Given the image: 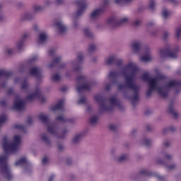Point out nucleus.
<instances>
[{"label": "nucleus", "mask_w": 181, "mask_h": 181, "mask_svg": "<svg viewBox=\"0 0 181 181\" xmlns=\"http://www.w3.org/2000/svg\"><path fill=\"white\" fill-rule=\"evenodd\" d=\"M137 73L138 67L136 65L132 62L129 63L124 67V69L122 71V74H124L126 81L125 85L118 86L119 90H124L126 87V88H129V90L134 91V95L132 98V103L134 107H135V101L139 100V86L134 83Z\"/></svg>", "instance_id": "f257e3e1"}, {"label": "nucleus", "mask_w": 181, "mask_h": 181, "mask_svg": "<svg viewBox=\"0 0 181 181\" xmlns=\"http://www.w3.org/2000/svg\"><path fill=\"white\" fill-rule=\"evenodd\" d=\"M158 83H155V87L152 88V85H150V88L146 92L147 97H151L152 95V93L153 90H158V94L163 97V98H166L168 97V88H170V87H174L175 88H180L181 87V81H170L167 83L165 88L158 87Z\"/></svg>", "instance_id": "f03ea898"}, {"label": "nucleus", "mask_w": 181, "mask_h": 181, "mask_svg": "<svg viewBox=\"0 0 181 181\" xmlns=\"http://www.w3.org/2000/svg\"><path fill=\"white\" fill-rule=\"evenodd\" d=\"M4 149L6 153L16 152L21 146V136H15L13 143L8 142V137L4 136L2 139Z\"/></svg>", "instance_id": "7ed1b4c3"}, {"label": "nucleus", "mask_w": 181, "mask_h": 181, "mask_svg": "<svg viewBox=\"0 0 181 181\" xmlns=\"http://www.w3.org/2000/svg\"><path fill=\"white\" fill-rule=\"evenodd\" d=\"M7 160V156H0V172L4 175L8 181H11L12 180L13 176L11 173V170H9V166H8V163H6Z\"/></svg>", "instance_id": "20e7f679"}, {"label": "nucleus", "mask_w": 181, "mask_h": 181, "mask_svg": "<svg viewBox=\"0 0 181 181\" xmlns=\"http://www.w3.org/2000/svg\"><path fill=\"white\" fill-rule=\"evenodd\" d=\"M95 100L98 104H99L100 108L103 110V111H107L108 112H111L112 110H114V107L112 105H107L105 103H107V98H104V96L101 94H98L95 96Z\"/></svg>", "instance_id": "39448f33"}, {"label": "nucleus", "mask_w": 181, "mask_h": 181, "mask_svg": "<svg viewBox=\"0 0 181 181\" xmlns=\"http://www.w3.org/2000/svg\"><path fill=\"white\" fill-rule=\"evenodd\" d=\"M165 78H166V76L163 75H159L156 78H151L148 74H144L142 75V79L144 81L148 83L149 86H151V88H155V83H158V81L165 80Z\"/></svg>", "instance_id": "423d86ee"}, {"label": "nucleus", "mask_w": 181, "mask_h": 181, "mask_svg": "<svg viewBox=\"0 0 181 181\" xmlns=\"http://www.w3.org/2000/svg\"><path fill=\"white\" fill-rule=\"evenodd\" d=\"M177 52H179L178 47L172 51L170 50V47H167L160 50V54L161 57H170L171 59H176V57H177Z\"/></svg>", "instance_id": "0eeeda50"}, {"label": "nucleus", "mask_w": 181, "mask_h": 181, "mask_svg": "<svg viewBox=\"0 0 181 181\" xmlns=\"http://www.w3.org/2000/svg\"><path fill=\"white\" fill-rule=\"evenodd\" d=\"M128 18L125 17L122 20H118L115 17H110L107 19L108 25H112V26H121L124 23H127Z\"/></svg>", "instance_id": "6e6552de"}, {"label": "nucleus", "mask_w": 181, "mask_h": 181, "mask_svg": "<svg viewBox=\"0 0 181 181\" xmlns=\"http://www.w3.org/2000/svg\"><path fill=\"white\" fill-rule=\"evenodd\" d=\"M108 0H105L103 2V6H102L100 8H98L92 12L90 14V18L92 19H94V18H98V16H100V15H103L104 12H105V8H107V6L108 5Z\"/></svg>", "instance_id": "1a4fd4ad"}, {"label": "nucleus", "mask_w": 181, "mask_h": 181, "mask_svg": "<svg viewBox=\"0 0 181 181\" xmlns=\"http://www.w3.org/2000/svg\"><path fill=\"white\" fill-rule=\"evenodd\" d=\"M35 98H39L41 103H45L46 101V98L42 96V93L40 89L37 88L35 93L30 94L27 96V100L28 101H33Z\"/></svg>", "instance_id": "9d476101"}, {"label": "nucleus", "mask_w": 181, "mask_h": 181, "mask_svg": "<svg viewBox=\"0 0 181 181\" xmlns=\"http://www.w3.org/2000/svg\"><path fill=\"white\" fill-rule=\"evenodd\" d=\"M76 4L79 8V9L76 11V16H81L84 13L86 9H87V3L84 0H77L76 1Z\"/></svg>", "instance_id": "9b49d317"}, {"label": "nucleus", "mask_w": 181, "mask_h": 181, "mask_svg": "<svg viewBox=\"0 0 181 181\" xmlns=\"http://www.w3.org/2000/svg\"><path fill=\"white\" fill-rule=\"evenodd\" d=\"M13 107L17 111H23V110H25V101L21 100V98L19 96H16Z\"/></svg>", "instance_id": "f8f14e48"}, {"label": "nucleus", "mask_w": 181, "mask_h": 181, "mask_svg": "<svg viewBox=\"0 0 181 181\" xmlns=\"http://www.w3.org/2000/svg\"><path fill=\"white\" fill-rule=\"evenodd\" d=\"M114 63H117V66H119L122 64V60L121 59H117L115 58V56L110 57L107 59L105 61V64L110 66V64H114Z\"/></svg>", "instance_id": "ddd939ff"}, {"label": "nucleus", "mask_w": 181, "mask_h": 181, "mask_svg": "<svg viewBox=\"0 0 181 181\" xmlns=\"http://www.w3.org/2000/svg\"><path fill=\"white\" fill-rule=\"evenodd\" d=\"M140 175H144V176H156L157 179H159V180H163L164 177L159 175L158 174H155L149 172L148 170H141L140 171Z\"/></svg>", "instance_id": "4468645a"}, {"label": "nucleus", "mask_w": 181, "mask_h": 181, "mask_svg": "<svg viewBox=\"0 0 181 181\" xmlns=\"http://www.w3.org/2000/svg\"><path fill=\"white\" fill-rule=\"evenodd\" d=\"M64 105V99L59 100L56 105L52 106L51 107L52 111H57V110H60L61 111H63L64 110V107H63Z\"/></svg>", "instance_id": "2eb2a0df"}, {"label": "nucleus", "mask_w": 181, "mask_h": 181, "mask_svg": "<svg viewBox=\"0 0 181 181\" xmlns=\"http://www.w3.org/2000/svg\"><path fill=\"white\" fill-rule=\"evenodd\" d=\"M76 90L78 93H81L85 90L90 91L91 90V84L86 83L81 86H77Z\"/></svg>", "instance_id": "dca6fc26"}, {"label": "nucleus", "mask_w": 181, "mask_h": 181, "mask_svg": "<svg viewBox=\"0 0 181 181\" xmlns=\"http://www.w3.org/2000/svg\"><path fill=\"white\" fill-rule=\"evenodd\" d=\"M55 26L57 28L59 33H64L67 30V28L61 21L56 23Z\"/></svg>", "instance_id": "f3484780"}, {"label": "nucleus", "mask_w": 181, "mask_h": 181, "mask_svg": "<svg viewBox=\"0 0 181 181\" xmlns=\"http://www.w3.org/2000/svg\"><path fill=\"white\" fill-rule=\"evenodd\" d=\"M30 73L31 76H34L35 77H40L42 76V71L37 68L31 69Z\"/></svg>", "instance_id": "a211bd4d"}, {"label": "nucleus", "mask_w": 181, "mask_h": 181, "mask_svg": "<svg viewBox=\"0 0 181 181\" xmlns=\"http://www.w3.org/2000/svg\"><path fill=\"white\" fill-rule=\"evenodd\" d=\"M38 118L40 121L43 122V124H49V116L48 115H45L43 113H40L38 115Z\"/></svg>", "instance_id": "6ab92c4d"}, {"label": "nucleus", "mask_w": 181, "mask_h": 181, "mask_svg": "<svg viewBox=\"0 0 181 181\" xmlns=\"http://www.w3.org/2000/svg\"><path fill=\"white\" fill-rule=\"evenodd\" d=\"M168 112L171 114V115H173L174 118H177L179 117V115L177 112L175 111V109L173 108V103H171L168 107Z\"/></svg>", "instance_id": "aec40b11"}, {"label": "nucleus", "mask_w": 181, "mask_h": 181, "mask_svg": "<svg viewBox=\"0 0 181 181\" xmlns=\"http://www.w3.org/2000/svg\"><path fill=\"white\" fill-rule=\"evenodd\" d=\"M13 72L12 71H6V70H0V77H11V76H13Z\"/></svg>", "instance_id": "412c9836"}, {"label": "nucleus", "mask_w": 181, "mask_h": 181, "mask_svg": "<svg viewBox=\"0 0 181 181\" xmlns=\"http://www.w3.org/2000/svg\"><path fill=\"white\" fill-rule=\"evenodd\" d=\"M15 165L16 166H23L24 165H28V160L25 157L21 158L16 162Z\"/></svg>", "instance_id": "4be33fe9"}, {"label": "nucleus", "mask_w": 181, "mask_h": 181, "mask_svg": "<svg viewBox=\"0 0 181 181\" xmlns=\"http://www.w3.org/2000/svg\"><path fill=\"white\" fill-rule=\"evenodd\" d=\"M62 60V57H55L52 62L49 64V67H54V66H57L60 63Z\"/></svg>", "instance_id": "5701e85b"}, {"label": "nucleus", "mask_w": 181, "mask_h": 181, "mask_svg": "<svg viewBox=\"0 0 181 181\" xmlns=\"http://www.w3.org/2000/svg\"><path fill=\"white\" fill-rule=\"evenodd\" d=\"M141 42H135L132 44V47L134 52H139L141 49Z\"/></svg>", "instance_id": "b1692460"}, {"label": "nucleus", "mask_w": 181, "mask_h": 181, "mask_svg": "<svg viewBox=\"0 0 181 181\" xmlns=\"http://www.w3.org/2000/svg\"><path fill=\"white\" fill-rule=\"evenodd\" d=\"M28 36H29V35H28V33L23 34V39L18 44V50H21L22 47H23V43L25 42V39H26V37H28Z\"/></svg>", "instance_id": "393cba45"}, {"label": "nucleus", "mask_w": 181, "mask_h": 181, "mask_svg": "<svg viewBox=\"0 0 181 181\" xmlns=\"http://www.w3.org/2000/svg\"><path fill=\"white\" fill-rule=\"evenodd\" d=\"M47 40V35H46V33H41L39 36V40L38 43H43Z\"/></svg>", "instance_id": "a878e982"}, {"label": "nucleus", "mask_w": 181, "mask_h": 181, "mask_svg": "<svg viewBox=\"0 0 181 181\" xmlns=\"http://www.w3.org/2000/svg\"><path fill=\"white\" fill-rule=\"evenodd\" d=\"M81 138H83V134H79L75 136V137L73 139L72 142L74 144H78V142H80L81 141Z\"/></svg>", "instance_id": "bb28decb"}, {"label": "nucleus", "mask_w": 181, "mask_h": 181, "mask_svg": "<svg viewBox=\"0 0 181 181\" xmlns=\"http://www.w3.org/2000/svg\"><path fill=\"white\" fill-rule=\"evenodd\" d=\"M47 131L48 132H49V134H56V127L54 126V124L49 125L47 127Z\"/></svg>", "instance_id": "cd10ccee"}, {"label": "nucleus", "mask_w": 181, "mask_h": 181, "mask_svg": "<svg viewBox=\"0 0 181 181\" xmlns=\"http://www.w3.org/2000/svg\"><path fill=\"white\" fill-rule=\"evenodd\" d=\"M110 101L112 104V105H117L119 106V101H118V100H117L116 98H110Z\"/></svg>", "instance_id": "c85d7f7f"}, {"label": "nucleus", "mask_w": 181, "mask_h": 181, "mask_svg": "<svg viewBox=\"0 0 181 181\" xmlns=\"http://www.w3.org/2000/svg\"><path fill=\"white\" fill-rule=\"evenodd\" d=\"M78 83H87V77L80 76L77 78Z\"/></svg>", "instance_id": "c756f323"}, {"label": "nucleus", "mask_w": 181, "mask_h": 181, "mask_svg": "<svg viewBox=\"0 0 181 181\" xmlns=\"http://www.w3.org/2000/svg\"><path fill=\"white\" fill-rule=\"evenodd\" d=\"M119 74L117 71H111L109 74V78H117L118 77Z\"/></svg>", "instance_id": "7c9ffc66"}, {"label": "nucleus", "mask_w": 181, "mask_h": 181, "mask_svg": "<svg viewBox=\"0 0 181 181\" xmlns=\"http://www.w3.org/2000/svg\"><path fill=\"white\" fill-rule=\"evenodd\" d=\"M60 78H62V77L60 76V75L56 74L54 75H53L52 77H51V80L52 81H59Z\"/></svg>", "instance_id": "2f4dec72"}, {"label": "nucleus", "mask_w": 181, "mask_h": 181, "mask_svg": "<svg viewBox=\"0 0 181 181\" xmlns=\"http://www.w3.org/2000/svg\"><path fill=\"white\" fill-rule=\"evenodd\" d=\"M84 34L87 37H93V34L91 33V32H90V30H88V28H85L83 30Z\"/></svg>", "instance_id": "473e14b6"}, {"label": "nucleus", "mask_w": 181, "mask_h": 181, "mask_svg": "<svg viewBox=\"0 0 181 181\" xmlns=\"http://www.w3.org/2000/svg\"><path fill=\"white\" fill-rule=\"evenodd\" d=\"M151 56L148 54L141 57V62H151Z\"/></svg>", "instance_id": "72a5a7b5"}, {"label": "nucleus", "mask_w": 181, "mask_h": 181, "mask_svg": "<svg viewBox=\"0 0 181 181\" xmlns=\"http://www.w3.org/2000/svg\"><path fill=\"white\" fill-rule=\"evenodd\" d=\"M97 120H98L97 116H93L90 119V124L94 125V124H97Z\"/></svg>", "instance_id": "f704fd0d"}, {"label": "nucleus", "mask_w": 181, "mask_h": 181, "mask_svg": "<svg viewBox=\"0 0 181 181\" xmlns=\"http://www.w3.org/2000/svg\"><path fill=\"white\" fill-rule=\"evenodd\" d=\"M41 139L45 142V144H50V141L49 140V137H47V135L44 134L41 136Z\"/></svg>", "instance_id": "c9c22d12"}, {"label": "nucleus", "mask_w": 181, "mask_h": 181, "mask_svg": "<svg viewBox=\"0 0 181 181\" xmlns=\"http://www.w3.org/2000/svg\"><path fill=\"white\" fill-rule=\"evenodd\" d=\"M151 144H152V141L151 139H145L144 140V145H145V146H150Z\"/></svg>", "instance_id": "e433bc0d"}, {"label": "nucleus", "mask_w": 181, "mask_h": 181, "mask_svg": "<svg viewBox=\"0 0 181 181\" xmlns=\"http://www.w3.org/2000/svg\"><path fill=\"white\" fill-rule=\"evenodd\" d=\"M7 118L6 115H2L0 116V125L1 124H4V122H6Z\"/></svg>", "instance_id": "4c0bfd02"}, {"label": "nucleus", "mask_w": 181, "mask_h": 181, "mask_svg": "<svg viewBox=\"0 0 181 181\" xmlns=\"http://www.w3.org/2000/svg\"><path fill=\"white\" fill-rule=\"evenodd\" d=\"M13 128H15V129H20L21 131H23V129H25V126L21 124H15L13 126Z\"/></svg>", "instance_id": "58836bf2"}, {"label": "nucleus", "mask_w": 181, "mask_h": 181, "mask_svg": "<svg viewBox=\"0 0 181 181\" xmlns=\"http://www.w3.org/2000/svg\"><path fill=\"white\" fill-rule=\"evenodd\" d=\"M180 35H181V28L179 27L176 29L175 36L177 39H179L180 37Z\"/></svg>", "instance_id": "ea45409f"}, {"label": "nucleus", "mask_w": 181, "mask_h": 181, "mask_svg": "<svg viewBox=\"0 0 181 181\" xmlns=\"http://www.w3.org/2000/svg\"><path fill=\"white\" fill-rule=\"evenodd\" d=\"M170 13L168 12V10L166 8H164L163 11V16L164 19H167L168 16H169Z\"/></svg>", "instance_id": "a19ab883"}, {"label": "nucleus", "mask_w": 181, "mask_h": 181, "mask_svg": "<svg viewBox=\"0 0 181 181\" xmlns=\"http://www.w3.org/2000/svg\"><path fill=\"white\" fill-rule=\"evenodd\" d=\"M57 121H61V122H67V119H64V117H63V116H58L56 118Z\"/></svg>", "instance_id": "79ce46f5"}, {"label": "nucleus", "mask_w": 181, "mask_h": 181, "mask_svg": "<svg viewBox=\"0 0 181 181\" xmlns=\"http://www.w3.org/2000/svg\"><path fill=\"white\" fill-rule=\"evenodd\" d=\"M132 0H115V4H127V2H131Z\"/></svg>", "instance_id": "37998d69"}, {"label": "nucleus", "mask_w": 181, "mask_h": 181, "mask_svg": "<svg viewBox=\"0 0 181 181\" xmlns=\"http://www.w3.org/2000/svg\"><path fill=\"white\" fill-rule=\"evenodd\" d=\"M148 8L149 9H151V11H153L155 9V0L151 1Z\"/></svg>", "instance_id": "c03bdc74"}, {"label": "nucleus", "mask_w": 181, "mask_h": 181, "mask_svg": "<svg viewBox=\"0 0 181 181\" xmlns=\"http://www.w3.org/2000/svg\"><path fill=\"white\" fill-rule=\"evenodd\" d=\"M127 159H128V156L123 155L119 158L118 160L119 162H124V160H127Z\"/></svg>", "instance_id": "a18cd8bd"}, {"label": "nucleus", "mask_w": 181, "mask_h": 181, "mask_svg": "<svg viewBox=\"0 0 181 181\" xmlns=\"http://www.w3.org/2000/svg\"><path fill=\"white\" fill-rule=\"evenodd\" d=\"M95 49H97V47H95V45H90L89 46V48H88V52H90L91 53L92 52H94V50H95Z\"/></svg>", "instance_id": "49530a36"}, {"label": "nucleus", "mask_w": 181, "mask_h": 181, "mask_svg": "<svg viewBox=\"0 0 181 181\" xmlns=\"http://www.w3.org/2000/svg\"><path fill=\"white\" fill-rule=\"evenodd\" d=\"M22 90H25V88H28V81H24L22 86H21Z\"/></svg>", "instance_id": "de8ad7c7"}, {"label": "nucleus", "mask_w": 181, "mask_h": 181, "mask_svg": "<svg viewBox=\"0 0 181 181\" xmlns=\"http://www.w3.org/2000/svg\"><path fill=\"white\" fill-rule=\"evenodd\" d=\"M78 104H86V98H82L78 100Z\"/></svg>", "instance_id": "09e8293b"}, {"label": "nucleus", "mask_w": 181, "mask_h": 181, "mask_svg": "<svg viewBox=\"0 0 181 181\" xmlns=\"http://www.w3.org/2000/svg\"><path fill=\"white\" fill-rule=\"evenodd\" d=\"M168 131H170V132H174V131H175V127H169V128H168V129H164V133L166 132H168Z\"/></svg>", "instance_id": "8fccbe9b"}, {"label": "nucleus", "mask_w": 181, "mask_h": 181, "mask_svg": "<svg viewBox=\"0 0 181 181\" xmlns=\"http://www.w3.org/2000/svg\"><path fill=\"white\" fill-rule=\"evenodd\" d=\"M42 6H35L34 7V11H35V12H37V11H42Z\"/></svg>", "instance_id": "3c124183"}, {"label": "nucleus", "mask_w": 181, "mask_h": 181, "mask_svg": "<svg viewBox=\"0 0 181 181\" xmlns=\"http://www.w3.org/2000/svg\"><path fill=\"white\" fill-rule=\"evenodd\" d=\"M176 168V165L172 164L171 165H168L167 168L168 170H172V169H175Z\"/></svg>", "instance_id": "603ef678"}, {"label": "nucleus", "mask_w": 181, "mask_h": 181, "mask_svg": "<svg viewBox=\"0 0 181 181\" xmlns=\"http://www.w3.org/2000/svg\"><path fill=\"white\" fill-rule=\"evenodd\" d=\"M109 128L111 131H115V129H117V126H115V124H110Z\"/></svg>", "instance_id": "864d4df0"}, {"label": "nucleus", "mask_w": 181, "mask_h": 181, "mask_svg": "<svg viewBox=\"0 0 181 181\" xmlns=\"http://www.w3.org/2000/svg\"><path fill=\"white\" fill-rule=\"evenodd\" d=\"M47 162H49V159H47V157H45L42 160V165H46Z\"/></svg>", "instance_id": "5fc2aeb1"}, {"label": "nucleus", "mask_w": 181, "mask_h": 181, "mask_svg": "<svg viewBox=\"0 0 181 181\" xmlns=\"http://www.w3.org/2000/svg\"><path fill=\"white\" fill-rule=\"evenodd\" d=\"M78 60L79 62H83V59H84V57L82 55V54H79L77 57Z\"/></svg>", "instance_id": "6e6d98bb"}, {"label": "nucleus", "mask_w": 181, "mask_h": 181, "mask_svg": "<svg viewBox=\"0 0 181 181\" xmlns=\"http://www.w3.org/2000/svg\"><path fill=\"white\" fill-rule=\"evenodd\" d=\"M56 52V49H51L49 51V56H53V54H54V52Z\"/></svg>", "instance_id": "4d7b16f0"}, {"label": "nucleus", "mask_w": 181, "mask_h": 181, "mask_svg": "<svg viewBox=\"0 0 181 181\" xmlns=\"http://www.w3.org/2000/svg\"><path fill=\"white\" fill-rule=\"evenodd\" d=\"M33 121V119L32 117H28V122H27L28 125H32Z\"/></svg>", "instance_id": "13d9d810"}, {"label": "nucleus", "mask_w": 181, "mask_h": 181, "mask_svg": "<svg viewBox=\"0 0 181 181\" xmlns=\"http://www.w3.org/2000/svg\"><path fill=\"white\" fill-rule=\"evenodd\" d=\"M7 94H8V95H11V94H13V89H12V88L8 89L7 91Z\"/></svg>", "instance_id": "bf43d9fd"}, {"label": "nucleus", "mask_w": 181, "mask_h": 181, "mask_svg": "<svg viewBox=\"0 0 181 181\" xmlns=\"http://www.w3.org/2000/svg\"><path fill=\"white\" fill-rule=\"evenodd\" d=\"M168 36H169V33L168 32L164 33V35H163L164 40H166Z\"/></svg>", "instance_id": "052dcab7"}, {"label": "nucleus", "mask_w": 181, "mask_h": 181, "mask_svg": "<svg viewBox=\"0 0 181 181\" xmlns=\"http://www.w3.org/2000/svg\"><path fill=\"white\" fill-rule=\"evenodd\" d=\"M165 159H167V160H170V159H172V156L169 155V154H166L165 156Z\"/></svg>", "instance_id": "680f3d73"}, {"label": "nucleus", "mask_w": 181, "mask_h": 181, "mask_svg": "<svg viewBox=\"0 0 181 181\" xmlns=\"http://www.w3.org/2000/svg\"><path fill=\"white\" fill-rule=\"evenodd\" d=\"M134 26H139L141 25V21H136V22L134 23Z\"/></svg>", "instance_id": "e2e57ef3"}, {"label": "nucleus", "mask_w": 181, "mask_h": 181, "mask_svg": "<svg viewBox=\"0 0 181 181\" xmlns=\"http://www.w3.org/2000/svg\"><path fill=\"white\" fill-rule=\"evenodd\" d=\"M1 105L2 107H5L6 105V100H1Z\"/></svg>", "instance_id": "0e129e2a"}, {"label": "nucleus", "mask_w": 181, "mask_h": 181, "mask_svg": "<svg viewBox=\"0 0 181 181\" xmlns=\"http://www.w3.org/2000/svg\"><path fill=\"white\" fill-rule=\"evenodd\" d=\"M105 90H107V91L111 90V85L110 84L106 85Z\"/></svg>", "instance_id": "69168bd1"}, {"label": "nucleus", "mask_w": 181, "mask_h": 181, "mask_svg": "<svg viewBox=\"0 0 181 181\" xmlns=\"http://www.w3.org/2000/svg\"><path fill=\"white\" fill-rule=\"evenodd\" d=\"M7 53L8 54H12V53H13V49H8Z\"/></svg>", "instance_id": "338daca9"}, {"label": "nucleus", "mask_w": 181, "mask_h": 181, "mask_svg": "<svg viewBox=\"0 0 181 181\" xmlns=\"http://www.w3.org/2000/svg\"><path fill=\"white\" fill-rule=\"evenodd\" d=\"M53 179H54V175H52L49 178V181H53Z\"/></svg>", "instance_id": "774afa93"}]
</instances>
